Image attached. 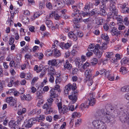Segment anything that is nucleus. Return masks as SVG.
<instances>
[{
    "label": "nucleus",
    "mask_w": 129,
    "mask_h": 129,
    "mask_svg": "<svg viewBox=\"0 0 129 129\" xmlns=\"http://www.w3.org/2000/svg\"><path fill=\"white\" fill-rule=\"evenodd\" d=\"M114 109L113 107L107 106L105 108L98 111L96 113V115L101 118L104 117V119H102L106 123H112L114 118L111 115L110 111Z\"/></svg>",
    "instance_id": "obj_1"
},
{
    "label": "nucleus",
    "mask_w": 129,
    "mask_h": 129,
    "mask_svg": "<svg viewBox=\"0 0 129 129\" xmlns=\"http://www.w3.org/2000/svg\"><path fill=\"white\" fill-rule=\"evenodd\" d=\"M77 88L76 85L75 83L73 84L69 83L65 87L64 91L65 94H68L69 92H71V93L68 97L73 104L75 103L77 100L78 91L76 89Z\"/></svg>",
    "instance_id": "obj_2"
},
{
    "label": "nucleus",
    "mask_w": 129,
    "mask_h": 129,
    "mask_svg": "<svg viewBox=\"0 0 129 129\" xmlns=\"http://www.w3.org/2000/svg\"><path fill=\"white\" fill-rule=\"evenodd\" d=\"M18 107L17 114L18 116L17 117V121L11 120L9 122V125L11 127L10 129H16L15 127L20 124L21 121L24 118V115L26 112V109L22 108L20 105H19Z\"/></svg>",
    "instance_id": "obj_3"
},
{
    "label": "nucleus",
    "mask_w": 129,
    "mask_h": 129,
    "mask_svg": "<svg viewBox=\"0 0 129 129\" xmlns=\"http://www.w3.org/2000/svg\"><path fill=\"white\" fill-rule=\"evenodd\" d=\"M47 102L45 103L43 106L42 108L43 109H46L45 113L46 114H50L53 112V110L51 106L52 104L53 99L51 98L48 99Z\"/></svg>",
    "instance_id": "obj_4"
},
{
    "label": "nucleus",
    "mask_w": 129,
    "mask_h": 129,
    "mask_svg": "<svg viewBox=\"0 0 129 129\" xmlns=\"http://www.w3.org/2000/svg\"><path fill=\"white\" fill-rule=\"evenodd\" d=\"M6 101L10 106H14V109L15 110L17 109V107L16 104L17 99L16 98H14L12 97H8L6 98Z\"/></svg>",
    "instance_id": "obj_5"
},
{
    "label": "nucleus",
    "mask_w": 129,
    "mask_h": 129,
    "mask_svg": "<svg viewBox=\"0 0 129 129\" xmlns=\"http://www.w3.org/2000/svg\"><path fill=\"white\" fill-rule=\"evenodd\" d=\"M109 1H110V3L109 9L110 11L114 13V14H117L118 10L116 9L115 5L116 4L114 2V0H109Z\"/></svg>",
    "instance_id": "obj_6"
},
{
    "label": "nucleus",
    "mask_w": 129,
    "mask_h": 129,
    "mask_svg": "<svg viewBox=\"0 0 129 129\" xmlns=\"http://www.w3.org/2000/svg\"><path fill=\"white\" fill-rule=\"evenodd\" d=\"M36 121V119L35 118H31L28 121H25L24 122L25 127L27 128L31 127L33 124L35 123Z\"/></svg>",
    "instance_id": "obj_7"
},
{
    "label": "nucleus",
    "mask_w": 129,
    "mask_h": 129,
    "mask_svg": "<svg viewBox=\"0 0 129 129\" xmlns=\"http://www.w3.org/2000/svg\"><path fill=\"white\" fill-rule=\"evenodd\" d=\"M72 8L73 9V10L75 12H74L72 14V16L73 17H76L77 16L79 17V15H80V13L79 12L80 11L78 10L77 7L76 5H73L72 6Z\"/></svg>",
    "instance_id": "obj_8"
},
{
    "label": "nucleus",
    "mask_w": 129,
    "mask_h": 129,
    "mask_svg": "<svg viewBox=\"0 0 129 129\" xmlns=\"http://www.w3.org/2000/svg\"><path fill=\"white\" fill-rule=\"evenodd\" d=\"M63 61V60L61 61L60 60H58L55 59H53L49 60L48 62V64L49 65H51L52 66H56L58 65V63L62 62Z\"/></svg>",
    "instance_id": "obj_9"
},
{
    "label": "nucleus",
    "mask_w": 129,
    "mask_h": 129,
    "mask_svg": "<svg viewBox=\"0 0 129 129\" xmlns=\"http://www.w3.org/2000/svg\"><path fill=\"white\" fill-rule=\"evenodd\" d=\"M49 17L50 18L54 17L55 19L57 20L60 19L61 16L60 15H59L56 12L54 11L51 12L50 13Z\"/></svg>",
    "instance_id": "obj_10"
},
{
    "label": "nucleus",
    "mask_w": 129,
    "mask_h": 129,
    "mask_svg": "<svg viewBox=\"0 0 129 129\" xmlns=\"http://www.w3.org/2000/svg\"><path fill=\"white\" fill-rule=\"evenodd\" d=\"M50 95L49 98L53 99V98H55L58 96L57 90L54 88H52L50 91Z\"/></svg>",
    "instance_id": "obj_11"
},
{
    "label": "nucleus",
    "mask_w": 129,
    "mask_h": 129,
    "mask_svg": "<svg viewBox=\"0 0 129 129\" xmlns=\"http://www.w3.org/2000/svg\"><path fill=\"white\" fill-rule=\"evenodd\" d=\"M89 96L90 98L88 99V101L89 103V105L92 106L95 104V99L93 97V94L92 93H90Z\"/></svg>",
    "instance_id": "obj_12"
},
{
    "label": "nucleus",
    "mask_w": 129,
    "mask_h": 129,
    "mask_svg": "<svg viewBox=\"0 0 129 129\" xmlns=\"http://www.w3.org/2000/svg\"><path fill=\"white\" fill-rule=\"evenodd\" d=\"M110 32L112 35L116 36L117 38H118V36L120 34V31H118L116 27L111 29Z\"/></svg>",
    "instance_id": "obj_13"
},
{
    "label": "nucleus",
    "mask_w": 129,
    "mask_h": 129,
    "mask_svg": "<svg viewBox=\"0 0 129 129\" xmlns=\"http://www.w3.org/2000/svg\"><path fill=\"white\" fill-rule=\"evenodd\" d=\"M120 120L122 121L129 123V112L127 114L124 113L123 116L120 118Z\"/></svg>",
    "instance_id": "obj_14"
},
{
    "label": "nucleus",
    "mask_w": 129,
    "mask_h": 129,
    "mask_svg": "<svg viewBox=\"0 0 129 129\" xmlns=\"http://www.w3.org/2000/svg\"><path fill=\"white\" fill-rule=\"evenodd\" d=\"M93 71L92 69H87L85 72V75L86 77L85 78H90L92 77V73Z\"/></svg>",
    "instance_id": "obj_15"
},
{
    "label": "nucleus",
    "mask_w": 129,
    "mask_h": 129,
    "mask_svg": "<svg viewBox=\"0 0 129 129\" xmlns=\"http://www.w3.org/2000/svg\"><path fill=\"white\" fill-rule=\"evenodd\" d=\"M20 97L22 100H25L27 101H29L32 99L31 96L29 94H27L26 95L22 94L20 95Z\"/></svg>",
    "instance_id": "obj_16"
},
{
    "label": "nucleus",
    "mask_w": 129,
    "mask_h": 129,
    "mask_svg": "<svg viewBox=\"0 0 129 129\" xmlns=\"http://www.w3.org/2000/svg\"><path fill=\"white\" fill-rule=\"evenodd\" d=\"M102 121V120H94L92 122V125L93 127L96 129Z\"/></svg>",
    "instance_id": "obj_17"
},
{
    "label": "nucleus",
    "mask_w": 129,
    "mask_h": 129,
    "mask_svg": "<svg viewBox=\"0 0 129 129\" xmlns=\"http://www.w3.org/2000/svg\"><path fill=\"white\" fill-rule=\"evenodd\" d=\"M118 11L117 12V14H115L114 13H113L112 12L113 14H114V15L115 16V18L116 20H117L118 21V22L117 23V24H121V22L123 21V19H122V16L119 15H117V14L118 13Z\"/></svg>",
    "instance_id": "obj_18"
},
{
    "label": "nucleus",
    "mask_w": 129,
    "mask_h": 129,
    "mask_svg": "<svg viewBox=\"0 0 129 129\" xmlns=\"http://www.w3.org/2000/svg\"><path fill=\"white\" fill-rule=\"evenodd\" d=\"M100 74L101 75H105V77L109 75V71H107L104 69H102L99 71Z\"/></svg>",
    "instance_id": "obj_19"
},
{
    "label": "nucleus",
    "mask_w": 129,
    "mask_h": 129,
    "mask_svg": "<svg viewBox=\"0 0 129 129\" xmlns=\"http://www.w3.org/2000/svg\"><path fill=\"white\" fill-rule=\"evenodd\" d=\"M64 69L70 70L72 68V65L69 63L68 60H66L65 62L63 64Z\"/></svg>",
    "instance_id": "obj_20"
},
{
    "label": "nucleus",
    "mask_w": 129,
    "mask_h": 129,
    "mask_svg": "<svg viewBox=\"0 0 129 129\" xmlns=\"http://www.w3.org/2000/svg\"><path fill=\"white\" fill-rule=\"evenodd\" d=\"M95 10V9H93V13L94 14L98 13V14L101 16H105L107 14L105 10L104 9H100V11L98 12L96 11Z\"/></svg>",
    "instance_id": "obj_21"
},
{
    "label": "nucleus",
    "mask_w": 129,
    "mask_h": 129,
    "mask_svg": "<svg viewBox=\"0 0 129 129\" xmlns=\"http://www.w3.org/2000/svg\"><path fill=\"white\" fill-rule=\"evenodd\" d=\"M69 110L68 108L65 105H63V107L59 110L60 113L64 114L66 113Z\"/></svg>",
    "instance_id": "obj_22"
},
{
    "label": "nucleus",
    "mask_w": 129,
    "mask_h": 129,
    "mask_svg": "<svg viewBox=\"0 0 129 129\" xmlns=\"http://www.w3.org/2000/svg\"><path fill=\"white\" fill-rule=\"evenodd\" d=\"M93 52L96 57L98 58H100L101 57L102 54V52L100 51L99 50H94Z\"/></svg>",
    "instance_id": "obj_23"
},
{
    "label": "nucleus",
    "mask_w": 129,
    "mask_h": 129,
    "mask_svg": "<svg viewBox=\"0 0 129 129\" xmlns=\"http://www.w3.org/2000/svg\"><path fill=\"white\" fill-rule=\"evenodd\" d=\"M66 12L67 10L66 9L62 10L61 11V14L60 15L61 17L65 19H67L69 18V16H68L66 14Z\"/></svg>",
    "instance_id": "obj_24"
},
{
    "label": "nucleus",
    "mask_w": 129,
    "mask_h": 129,
    "mask_svg": "<svg viewBox=\"0 0 129 129\" xmlns=\"http://www.w3.org/2000/svg\"><path fill=\"white\" fill-rule=\"evenodd\" d=\"M107 127L105 122L102 121L96 129H106Z\"/></svg>",
    "instance_id": "obj_25"
},
{
    "label": "nucleus",
    "mask_w": 129,
    "mask_h": 129,
    "mask_svg": "<svg viewBox=\"0 0 129 129\" xmlns=\"http://www.w3.org/2000/svg\"><path fill=\"white\" fill-rule=\"evenodd\" d=\"M121 64H129V57H125L121 61Z\"/></svg>",
    "instance_id": "obj_26"
},
{
    "label": "nucleus",
    "mask_w": 129,
    "mask_h": 129,
    "mask_svg": "<svg viewBox=\"0 0 129 129\" xmlns=\"http://www.w3.org/2000/svg\"><path fill=\"white\" fill-rule=\"evenodd\" d=\"M85 80L86 82H87V85L89 86H91L93 83V80L90 78H85Z\"/></svg>",
    "instance_id": "obj_27"
},
{
    "label": "nucleus",
    "mask_w": 129,
    "mask_h": 129,
    "mask_svg": "<svg viewBox=\"0 0 129 129\" xmlns=\"http://www.w3.org/2000/svg\"><path fill=\"white\" fill-rule=\"evenodd\" d=\"M53 50L54 51V56L55 57H57L60 55L61 54L59 50L55 49Z\"/></svg>",
    "instance_id": "obj_28"
},
{
    "label": "nucleus",
    "mask_w": 129,
    "mask_h": 129,
    "mask_svg": "<svg viewBox=\"0 0 129 129\" xmlns=\"http://www.w3.org/2000/svg\"><path fill=\"white\" fill-rule=\"evenodd\" d=\"M101 38L103 40H104L107 42L109 41V39L107 34L103 33L101 35Z\"/></svg>",
    "instance_id": "obj_29"
},
{
    "label": "nucleus",
    "mask_w": 129,
    "mask_h": 129,
    "mask_svg": "<svg viewBox=\"0 0 129 129\" xmlns=\"http://www.w3.org/2000/svg\"><path fill=\"white\" fill-rule=\"evenodd\" d=\"M120 73L123 75L125 74L127 72L126 68L124 67H121L119 70Z\"/></svg>",
    "instance_id": "obj_30"
},
{
    "label": "nucleus",
    "mask_w": 129,
    "mask_h": 129,
    "mask_svg": "<svg viewBox=\"0 0 129 129\" xmlns=\"http://www.w3.org/2000/svg\"><path fill=\"white\" fill-rule=\"evenodd\" d=\"M89 105V103L87 100L86 102L81 104L80 106L81 108H88Z\"/></svg>",
    "instance_id": "obj_31"
},
{
    "label": "nucleus",
    "mask_w": 129,
    "mask_h": 129,
    "mask_svg": "<svg viewBox=\"0 0 129 129\" xmlns=\"http://www.w3.org/2000/svg\"><path fill=\"white\" fill-rule=\"evenodd\" d=\"M83 63V61H80V60H78L76 62V66H77L79 68L81 69V68H82Z\"/></svg>",
    "instance_id": "obj_32"
},
{
    "label": "nucleus",
    "mask_w": 129,
    "mask_h": 129,
    "mask_svg": "<svg viewBox=\"0 0 129 129\" xmlns=\"http://www.w3.org/2000/svg\"><path fill=\"white\" fill-rule=\"evenodd\" d=\"M60 0H54L55 2V4L54 5L55 7H56L57 5L59 6V5H61V6L63 7L64 5L63 4L62 2L60 1Z\"/></svg>",
    "instance_id": "obj_33"
},
{
    "label": "nucleus",
    "mask_w": 129,
    "mask_h": 129,
    "mask_svg": "<svg viewBox=\"0 0 129 129\" xmlns=\"http://www.w3.org/2000/svg\"><path fill=\"white\" fill-rule=\"evenodd\" d=\"M63 1L65 3H65L68 6L73 5L74 3V1L73 0H65Z\"/></svg>",
    "instance_id": "obj_34"
},
{
    "label": "nucleus",
    "mask_w": 129,
    "mask_h": 129,
    "mask_svg": "<svg viewBox=\"0 0 129 129\" xmlns=\"http://www.w3.org/2000/svg\"><path fill=\"white\" fill-rule=\"evenodd\" d=\"M74 33L79 37L81 38L83 36V34L81 31L75 30L74 31Z\"/></svg>",
    "instance_id": "obj_35"
},
{
    "label": "nucleus",
    "mask_w": 129,
    "mask_h": 129,
    "mask_svg": "<svg viewBox=\"0 0 129 129\" xmlns=\"http://www.w3.org/2000/svg\"><path fill=\"white\" fill-rule=\"evenodd\" d=\"M94 44H90L87 49V51H93H93L94 50Z\"/></svg>",
    "instance_id": "obj_36"
},
{
    "label": "nucleus",
    "mask_w": 129,
    "mask_h": 129,
    "mask_svg": "<svg viewBox=\"0 0 129 129\" xmlns=\"http://www.w3.org/2000/svg\"><path fill=\"white\" fill-rule=\"evenodd\" d=\"M42 93V92L37 91L36 93L37 98L39 99H42L43 98Z\"/></svg>",
    "instance_id": "obj_37"
},
{
    "label": "nucleus",
    "mask_w": 129,
    "mask_h": 129,
    "mask_svg": "<svg viewBox=\"0 0 129 129\" xmlns=\"http://www.w3.org/2000/svg\"><path fill=\"white\" fill-rule=\"evenodd\" d=\"M109 0H95V3L94 5L95 6H98L100 3V2H104V3H106Z\"/></svg>",
    "instance_id": "obj_38"
},
{
    "label": "nucleus",
    "mask_w": 129,
    "mask_h": 129,
    "mask_svg": "<svg viewBox=\"0 0 129 129\" xmlns=\"http://www.w3.org/2000/svg\"><path fill=\"white\" fill-rule=\"evenodd\" d=\"M33 77L32 74L28 72L27 73H25V79H29Z\"/></svg>",
    "instance_id": "obj_39"
},
{
    "label": "nucleus",
    "mask_w": 129,
    "mask_h": 129,
    "mask_svg": "<svg viewBox=\"0 0 129 129\" xmlns=\"http://www.w3.org/2000/svg\"><path fill=\"white\" fill-rule=\"evenodd\" d=\"M35 56L38 58L39 59H42L44 56L43 54L42 53H37L36 54Z\"/></svg>",
    "instance_id": "obj_40"
},
{
    "label": "nucleus",
    "mask_w": 129,
    "mask_h": 129,
    "mask_svg": "<svg viewBox=\"0 0 129 129\" xmlns=\"http://www.w3.org/2000/svg\"><path fill=\"white\" fill-rule=\"evenodd\" d=\"M81 116V114L80 113H78L77 112H74L72 114V117L73 118L75 117H79Z\"/></svg>",
    "instance_id": "obj_41"
},
{
    "label": "nucleus",
    "mask_w": 129,
    "mask_h": 129,
    "mask_svg": "<svg viewBox=\"0 0 129 129\" xmlns=\"http://www.w3.org/2000/svg\"><path fill=\"white\" fill-rule=\"evenodd\" d=\"M48 76L49 77V81L51 83H53L54 81V78L51 74H48Z\"/></svg>",
    "instance_id": "obj_42"
},
{
    "label": "nucleus",
    "mask_w": 129,
    "mask_h": 129,
    "mask_svg": "<svg viewBox=\"0 0 129 129\" xmlns=\"http://www.w3.org/2000/svg\"><path fill=\"white\" fill-rule=\"evenodd\" d=\"M106 56L108 58L112 57L114 55L113 53L112 52H107L106 53Z\"/></svg>",
    "instance_id": "obj_43"
},
{
    "label": "nucleus",
    "mask_w": 129,
    "mask_h": 129,
    "mask_svg": "<svg viewBox=\"0 0 129 129\" xmlns=\"http://www.w3.org/2000/svg\"><path fill=\"white\" fill-rule=\"evenodd\" d=\"M43 13V12L41 11H39L35 13L34 17L35 18H37Z\"/></svg>",
    "instance_id": "obj_44"
},
{
    "label": "nucleus",
    "mask_w": 129,
    "mask_h": 129,
    "mask_svg": "<svg viewBox=\"0 0 129 129\" xmlns=\"http://www.w3.org/2000/svg\"><path fill=\"white\" fill-rule=\"evenodd\" d=\"M39 6L40 9H42L45 6V3L42 2H40L39 3Z\"/></svg>",
    "instance_id": "obj_45"
},
{
    "label": "nucleus",
    "mask_w": 129,
    "mask_h": 129,
    "mask_svg": "<svg viewBox=\"0 0 129 129\" xmlns=\"http://www.w3.org/2000/svg\"><path fill=\"white\" fill-rule=\"evenodd\" d=\"M5 82L4 81H1L0 80V89L1 90H3V87L5 86Z\"/></svg>",
    "instance_id": "obj_46"
},
{
    "label": "nucleus",
    "mask_w": 129,
    "mask_h": 129,
    "mask_svg": "<svg viewBox=\"0 0 129 129\" xmlns=\"http://www.w3.org/2000/svg\"><path fill=\"white\" fill-rule=\"evenodd\" d=\"M78 17L79 18H75L73 21L74 22V24H75L76 22H81V20H82V18L80 15H79V17L78 16Z\"/></svg>",
    "instance_id": "obj_47"
},
{
    "label": "nucleus",
    "mask_w": 129,
    "mask_h": 129,
    "mask_svg": "<svg viewBox=\"0 0 129 129\" xmlns=\"http://www.w3.org/2000/svg\"><path fill=\"white\" fill-rule=\"evenodd\" d=\"M14 81V78H10V81L8 85V86L9 87H11L12 86L13 84V82Z\"/></svg>",
    "instance_id": "obj_48"
},
{
    "label": "nucleus",
    "mask_w": 129,
    "mask_h": 129,
    "mask_svg": "<svg viewBox=\"0 0 129 129\" xmlns=\"http://www.w3.org/2000/svg\"><path fill=\"white\" fill-rule=\"evenodd\" d=\"M34 70L35 71H36L37 73H39L41 72L42 69H40V68H39L38 66L37 65H36L34 68Z\"/></svg>",
    "instance_id": "obj_49"
},
{
    "label": "nucleus",
    "mask_w": 129,
    "mask_h": 129,
    "mask_svg": "<svg viewBox=\"0 0 129 129\" xmlns=\"http://www.w3.org/2000/svg\"><path fill=\"white\" fill-rule=\"evenodd\" d=\"M62 81V79L59 76H57L55 80V82L56 84L57 83H60Z\"/></svg>",
    "instance_id": "obj_50"
},
{
    "label": "nucleus",
    "mask_w": 129,
    "mask_h": 129,
    "mask_svg": "<svg viewBox=\"0 0 129 129\" xmlns=\"http://www.w3.org/2000/svg\"><path fill=\"white\" fill-rule=\"evenodd\" d=\"M106 77H107L109 80L110 81H113L115 78L114 76L109 75V74L107 76H106Z\"/></svg>",
    "instance_id": "obj_51"
},
{
    "label": "nucleus",
    "mask_w": 129,
    "mask_h": 129,
    "mask_svg": "<svg viewBox=\"0 0 129 129\" xmlns=\"http://www.w3.org/2000/svg\"><path fill=\"white\" fill-rule=\"evenodd\" d=\"M10 67L11 68H13L14 67L15 68L16 67V65H15V62L14 61H11L9 63Z\"/></svg>",
    "instance_id": "obj_52"
},
{
    "label": "nucleus",
    "mask_w": 129,
    "mask_h": 129,
    "mask_svg": "<svg viewBox=\"0 0 129 129\" xmlns=\"http://www.w3.org/2000/svg\"><path fill=\"white\" fill-rule=\"evenodd\" d=\"M46 23L47 26L49 28H50L52 26V23L51 20H47L46 22Z\"/></svg>",
    "instance_id": "obj_53"
},
{
    "label": "nucleus",
    "mask_w": 129,
    "mask_h": 129,
    "mask_svg": "<svg viewBox=\"0 0 129 129\" xmlns=\"http://www.w3.org/2000/svg\"><path fill=\"white\" fill-rule=\"evenodd\" d=\"M91 64L93 65H94L96 64L98 62V60L96 58H93L92 59V60H91Z\"/></svg>",
    "instance_id": "obj_54"
},
{
    "label": "nucleus",
    "mask_w": 129,
    "mask_h": 129,
    "mask_svg": "<svg viewBox=\"0 0 129 129\" xmlns=\"http://www.w3.org/2000/svg\"><path fill=\"white\" fill-rule=\"evenodd\" d=\"M46 7L50 9H52V5L50 2H47L46 3Z\"/></svg>",
    "instance_id": "obj_55"
},
{
    "label": "nucleus",
    "mask_w": 129,
    "mask_h": 129,
    "mask_svg": "<svg viewBox=\"0 0 129 129\" xmlns=\"http://www.w3.org/2000/svg\"><path fill=\"white\" fill-rule=\"evenodd\" d=\"M81 122V119L80 118L77 120L76 122H75V124L76 126H78L80 124Z\"/></svg>",
    "instance_id": "obj_56"
},
{
    "label": "nucleus",
    "mask_w": 129,
    "mask_h": 129,
    "mask_svg": "<svg viewBox=\"0 0 129 129\" xmlns=\"http://www.w3.org/2000/svg\"><path fill=\"white\" fill-rule=\"evenodd\" d=\"M121 12L124 13H129V8H125V9L122 10Z\"/></svg>",
    "instance_id": "obj_57"
},
{
    "label": "nucleus",
    "mask_w": 129,
    "mask_h": 129,
    "mask_svg": "<svg viewBox=\"0 0 129 129\" xmlns=\"http://www.w3.org/2000/svg\"><path fill=\"white\" fill-rule=\"evenodd\" d=\"M107 45L106 43H104L101 46V49L102 50H105L107 48Z\"/></svg>",
    "instance_id": "obj_58"
},
{
    "label": "nucleus",
    "mask_w": 129,
    "mask_h": 129,
    "mask_svg": "<svg viewBox=\"0 0 129 129\" xmlns=\"http://www.w3.org/2000/svg\"><path fill=\"white\" fill-rule=\"evenodd\" d=\"M89 63L87 62H86L84 63L83 66H82V68L85 70L88 68L89 65Z\"/></svg>",
    "instance_id": "obj_59"
},
{
    "label": "nucleus",
    "mask_w": 129,
    "mask_h": 129,
    "mask_svg": "<svg viewBox=\"0 0 129 129\" xmlns=\"http://www.w3.org/2000/svg\"><path fill=\"white\" fill-rule=\"evenodd\" d=\"M123 22L125 25H128L129 24V21L128 18L126 17L124 20Z\"/></svg>",
    "instance_id": "obj_60"
},
{
    "label": "nucleus",
    "mask_w": 129,
    "mask_h": 129,
    "mask_svg": "<svg viewBox=\"0 0 129 129\" xmlns=\"http://www.w3.org/2000/svg\"><path fill=\"white\" fill-rule=\"evenodd\" d=\"M14 34L15 39L16 40H18L19 39L20 37L18 32L17 31H15Z\"/></svg>",
    "instance_id": "obj_61"
},
{
    "label": "nucleus",
    "mask_w": 129,
    "mask_h": 129,
    "mask_svg": "<svg viewBox=\"0 0 129 129\" xmlns=\"http://www.w3.org/2000/svg\"><path fill=\"white\" fill-rule=\"evenodd\" d=\"M61 117V115H54L53 118L54 120H56L58 119H60Z\"/></svg>",
    "instance_id": "obj_62"
},
{
    "label": "nucleus",
    "mask_w": 129,
    "mask_h": 129,
    "mask_svg": "<svg viewBox=\"0 0 129 129\" xmlns=\"http://www.w3.org/2000/svg\"><path fill=\"white\" fill-rule=\"evenodd\" d=\"M36 110L35 109H33L28 114L29 115L33 116L36 115Z\"/></svg>",
    "instance_id": "obj_63"
},
{
    "label": "nucleus",
    "mask_w": 129,
    "mask_h": 129,
    "mask_svg": "<svg viewBox=\"0 0 129 129\" xmlns=\"http://www.w3.org/2000/svg\"><path fill=\"white\" fill-rule=\"evenodd\" d=\"M13 20L10 18H8L7 21V23L9 24L10 26L13 25Z\"/></svg>",
    "instance_id": "obj_64"
}]
</instances>
